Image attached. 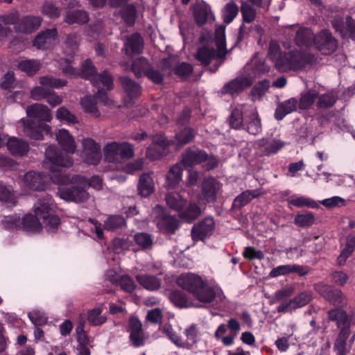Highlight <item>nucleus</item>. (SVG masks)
Returning <instances> with one entry per match:
<instances>
[{
	"label": "nucleus",
	"instance_id": "1",
	"mask_svg": "<svg viewBox=\"0 0 355 355\" xmlns=\"http://www.w3.org/2000/svg\"><path fill=\"white\" fill-rule=\"evenodd\" d=\"M57 206L52 197L45 195L34 205L35 216L26 215L21 220V230L34 232H39L42 225L49 232H54L60 225V218L55 215Z\"/></svg>",
	"mask_w": 355,
	"mask_h": 355
},
{
	"label": "nucleus",
	"instance_id": "2",
	"mask_svg": "<svg viewBox=\"0 0 355 355\" xmlns=\"http://www.w3.org/2000/svg\"><path fill=\"white\" fill-rule=\"evenodd\" d=\"M26 114L28 117L37 119L40 121L31 119H21L19 125L22 132L31 139H42L43 132H49L51 128L41 121H51L52 116L50 110L46 105L34 103L26 108Z\"/></svg>",
	"mask_w": 355,
	"mask_h": 355
},
{
	"label": "nucleus",
	"instance_id": "3",
	"mask_svg": "<svg viewBox=\"0 0 355 355\" xmlns=\"http://www.w3.org/2000/svg\"><path fill=\"white\" fill-rule=\"evenodd\" d=\"M72 186L69 188L59 189L58 195L67 201L81 202L89 198V194L86 191L87 188L93 187L99 190L102 187V180L98 176H94L90 180L80 175L72 178L71 180Z\"/></svg>",
	"mask_w": 355,
	"mask_h": 355
},
{
	"label": "nucleus",
	"instance_id": "4",
	"mask_svg": "<svg viewBox=\"0 0 355 355\" xmlns=\"http://www.w3.org/2000/svg\"><path fill=\"white\" fill-rule=\"evenodd\" d=\"M45 167L48 168L53 174L51 178L57 184H65L70 180L68 176L62 175L58 172L62 168H69L73 165V159L68 154L58 150L53 145H49L45 151Z\"/></svg>",
	"mask_w": 355,
	"mask_h": 355
},
{
	"label": "nucleus",
	"instance_id": "5",
	"mask_svg": "<svg viewBox=\"0 0 355 355\" xmlns=\"http://www.w3.org/2000/svg\"><path fill=\"white\" fill-rule=\"evenodd\" d=\"M215 44L217 46V51L213 48L202 46L198 48L195 58L199 61L201 64L207 66L213 59H223L227 54L225 43V27L219 26L215 30Z\"/></svg>",
	"mask_w": 355,
	"mask_h": 355
},
{
	"label": "nucleus",
	"instance_id": "6",
	"mask_svg": "<svg viewBox=\"0 0 355 355\" xmlns=\"http://www.w3.org/2000/svg\"><path fill=\"white\" fill-rule=\"evenodd\" d=\"M103 154L107 162L121 163L134 157V146L126 141L109 142L103 148Z\"/></svg>",
	"mask_w": 355,
	"mask_h": 355
},
{
	"label": "nucleus",
	"instance_id": "7",
	"mask_svg": "<svg viewBox=\"0 0 355 355\" xmlns=\"http://www.w3.org/2000/svg\"><path fill=\"white\" fill-rule=\"evenodd\" d=\"M81 76L89 80L94 87H105L107 90L112 89L113 78L112 76L107 71H104L101 73H97L95 67L89 60L83 63Z\"/></svg>",
	"mask_w": 355,
	"mask_h": 355
},
{
	"label": "nucleus",
	"instance_id": "8",
	"mask_svg": "<svg viewBox=\"0 0 355 355\" xmlns=\"http://www.w3.org/2000/svg\"><path fill=\"white\" fill-rule=\"evenodd\" d=\"M82 151L80 157L85 163L96 165L101 159V148L98 143L91 138H84L81 140Z\"/></svg>",
	"mask_w": 355,
	"mask_h": 355
},
{
	"label": "nucleus",
	"instance_id": "9",
	"mask_svg": "<svg viewBox=\"0 0 355 355\" xmlns=\"http://www.w3.org/2000/svg\"><path fill=\"white\" fill-rule=\"evenodd\" d=\"M244 113L243 129L252 135H259L262 131V125L257 107L253 105H245Z\"/></svg>",
	"mask_w": 355,
	"mask_h": 355
},
{
	"label": "nucleus",
	"instance_id": "10",
	"mask_svg": "<svg viewBox=\"0 0 355 355\" xmlns=\"http://www.w3.org/2000/svg\"><path fill=\"white\" fill-rule=\"evenodd\" d=\"M313 44L324 55L333 53L338 47L336 40L327 29L322 30L314 35Z\"/></svg>",
	"mask_w": 355,
	"mask_h": 355
},
{
	"label": "nucleus",
	"instance_id": "11",
	"mask_svg": "<svg viewBox=\"0 0 355 355\" xmlns=\"http://www.w3.org/2000/svg\"><path fill=\"white\" fill-rule=\"evenodd\" d=\"M193 297L199 302L204 304H210L213 302L216 297L221 300L224 297L220 288L212 287L204 281L202 286H200L198 291L193 294Z\"/></svg>",
	"mask_w": 355,
	"mask_h": 355
},
{
	"label": "nucleus",
	"instance_id": "12",
	"mask_svg": "<svg viewBox=\"0 0 355 355\" xmlns=\"http://www.w3.org/2000/svg\"><path fill=\"white\" fill-rule=\"evenodd\" d=\"M293 59V71L304 69L307 66H313L318 62V57L310 52L293 50L291 51Z\"/></svg>",
	"mask_w": 355,
	"mask_h": 355
},
{
	"label": "nucleus",
	"instance_id": "13",
	"mask_svg": "<svg viewBox=\"0 0 355 355\" xmlns=\"http://www.w3.org/2000/svg\"><path fill=\"white\" fill-rule=\"evenodd\" d=\"M331 24L343 38H351L355 40V20L351 17H347L345 20L342 17H336Z\"/></svg>",
	"mask_w": 355,
	"mask_h": 355
},
{
	"label": "nucleus",
	"instance_id": "14",
	"mask_svg": "<svg viewBox=\"0 0 355 355\" xmlns=\"http://www.w3.org/2000/svg\"><path fill=\"white\" fill-rule=\"evenodd\" d=\"M253 83L251 77L238 76L227 83L221 89L223 94H230L234 95L239 94L245 88L249 87Z\"/></svg>",
	"mask_w": 355,
	"mask_h": 355
},
{
	"label": "nucleus",
	"instance_id": "15",
	"mask_svg": "<svg viewBox=\"0 0 355 355\" xmlns=\"http://www.w3.org/2000/svg\"><path fill=\"white\" fill-rule=\"evenodd\" d=\"M42 23V18L38 16L26 15L17 21L15 26L17 33L29 34L38 29Z\"/></svg>",
	"mask_w": 355,
	"mask_h": 355
},
{
	"label": "nucleus",
	"instance_id": "16",
	"mask_svg": "<svg viewBox=\"0 0 355 355\" xmlns=\"http://www.w3.org/2000/svg\"><path fill=\"white\" fill-rule=\"evenodd\" d=\"M204 280L198 275L193 273H183L177 279L178 286L188 291L193 295L202 286Z\"/></svg>",
	"mask_w": 355,
	"mask_h": 355
},
{
	"label": "nucleus",
	"instance_id": "17",
	"mask_svg": "<svg viewBox=\"0 0 355 355\" xmlns=\"http://www.w3.org/2000/svg\"><path fill=\"white\" fill-rule=\"evenodd\" d=\"M57 42V30L55 28L47 29L35 37L33 45L38 49L44 50L54 46Z\"/></svg>",
	"mask_w": 355,
	"mask_h": 355
},
{
	"label": "nucleus",
	"instance_id": "18",
	"mask_svg": "<svg viewBox=\"0 0 355 355\" xmlns=\"http://www.w3.org/2000/svg\"><path fill=\"white\" fill-rule=\"evenodd\" d=\"M214 220L213 218L207 217L202 221L195 225L191 230V235L193 240H203L210 236L214 228Z\"/></svg>",
	"mask_w": 355,
	"mask_h": 355
},
{
	"label": "nucleus",
	"instance_id": "19",
	"mask_svg": "<svg viewBox=\"0 0 355 355\" xmlns=\"http://www.w3.org/2000/svg\"><path fill=\"white\" fill-rule=\"evenodd\" d=\"M207 158L205 151L198 148H187L182 154L180 163L185 166H192L202 163Z\"/></svg>",
	"mask_w": 355,
	"mask_h": 355
},
{
	"label": "nucleus",
	"instance_id": "20",
	"mask_svg": "<svg viewBox=\"0 0 355 355\" xmlns=\"http://www.w3.org/2000/svg\"><path fill=\"white\" fill-rule=\"evenodd\" d=\"M144 49V42L139 33H134L126 37L122 52L125 55L131 56L142 53Z\"/></svg>",
	"mask_w": 355,
	"mask_h": 355
},
{
	"label": "nucleus",
	"instance_id": "21",
	"mask_svg": "<svg viewBox=\"0 0 355 355\" xmlns=\"http://www.w3.org/2000/svg\"><path fill=\"white\" fill-rule=\"evenodd\" d=\"M285 144V142L281 140H270L266 138L259 139L256 141V145L259 149L261 155L264 156H270V155L277 153Z\"/></svg>",
	"mask_w": 355,
	"mask_h": 355
},
{
	"label": "nucleus",
	"instance_id": "22",
	"mask_svg": "<svg viewBox=\"0 0 355 355\" xmlns=\"http://www.w3.org/2000/svg\"><path fill=\"white\" fill-rule=\"evenodd\" d=\"M46 179L42 173L30 171L24 175L22 181L24 187L34 191H42L44 189Z\"/></svg>",
	"mask_w": 355,
	"mask_h": 355
},
{
	"label": "nucleus",
	"instance_id": "23",
	"mask_svg": "<svg viewBox=\"0 0 355 355\" xmlns=\"http://www.w3.org/2000/svg\"><path fill=\"white\" fill-rule=\"evenodd\" d=\"M56 140L62 149L67 153L73 154L77 148L74 137L66 129H60L55 132Z\"/></svg>",
	"mask_w": 355,
	"mask_h": 355
},
{
	"label": "nucleus",
	"instance_id": "24",
	"mask_svg": "<svg viewBox=\"0 0 355 355\" xmlns=\"http://www.w3.org/2000/svg\"><path fill=\"white\" fill-rule=\"evenodd\" d=\"M328 318L330 320L336 322L338 327L348 328L351 324H355L352 315H347L346 311L340 309H335L328 311Z\"/></svg>",
	"mask_w": 355,
	"mask_h": 355
},
{
	"label": "nucleus",
	"instance_id": "25",
	"mask_svg": "<svg viewBox=\"0 0 355 355\" xmlns=\"http://www.w3.org/2000/svg\"><path fill=\"white\" fill-rule=\"evenodd\" d=\"M193 11L195 21L200 26L205 24L208 19H214L209 6L205 2L193 6Z\"/></svg>",
	"mask_w": 355,
	"mask_h": 355
},
{
	"label": "nucleus",
	"instance_id": "26",
	"mask_svg": "<svg viewBox=\"0 0 355 355\" xmlns=\"http://www.w3.org/2000/svg\"><path fill=\"white\" fill-rule=\"evenodd\" d=\"M121 66L123 67L125 70H131L137 78L146 76L150 67L148 61L144 57H140L134 60L131 67H130L129 64L125 62H121Z\"/></svg>",
	"mask_w": 355,
	"mask_h": 355
},
{
	"label": "nucleus",
	"instance_id": "27",
	"mask_svg": "<svg viewBox=\"0 0 355 355\" xmlns=\"http://www.w3.org/2000/svg\"><path fill=\"white\" fill-rule=\"evenodd\" d=\"M220 189V184L214 178H208L203 181L202 193L208 202H214L216 200V194Z\"/></svg>",
	"mask_w": 355,
	"mask_h": 355
},
{
	"label": "nucleus",
	"instance_id": "28",
	"mask_svg": "<svg viewBox=\"0 0 355 355\" xmlns=\"http://www.w3.org/2000/svg\"><path fill=\"white\" fill-rule=\"evenodd\" d=\"M298 101L291 98L279 103L275 110V116L277 120L283 119L287 114L297 110Z\"/></svg>",
	"mask_w": 355,
	"mask_h": 355
},
{
	"label": "nucleus",
	"instance_id": "29",
	"mask_svg": "<svg viewBox=\"0 0 355 355\" xmlns=\"http://www.w3.org/2000/svg\"><path fill=\"white\" fill-rule=\"evenodd\" d=\"M313 33L306 28H300L296 31L295 42L300 48H309L313 44Z\"/></svg>",
	"mask_w": 355,
	"mask_h": 355
},
{
	"label": "nucleus",
	"instance_id": "30",
	"mask_svg": "<svg viewBox=\"0 0 355 355\" xmlns=\"http://www.w3.org/2000/svg\"><path fill=\"white\" fill-rule=\"evenodd\" d=\"M8 150L12 154L19 156H23L28 151L29 146L27 142L16 138V137H7L6 141Z\"/></svg>",
	"mask_w": 355,
	"mask_h": 355
},
{
	"label": "nucleus",
	"instance_id": "31",
	"mask_svg": "<svg viewBox=\"0 0 355 355\" xmlns=\"http://www.w3.org/2000/svg\"><path fill=\"white\" fill-rule=\"evenodd\" d=\"M350 335L348 328H342L334 345V350L336 355H347L349 350L347 349L346 341Z\"/></svg>",
	"mask_w": 355,
	"mask_h": 355
},
{
	"label": "nucleus",
	"instance_id": "32",
	"mask_svg": "<svg viewBox=\"0 0 355 355\" xmlns=\"http://www.w3.org/2000/svg\"><path fill=\"white\" fill-rule=\"evenodd\" d=\"M165 200L168 207L179 214L186 205V200L177 192L168 193Z\"/></svg>",
	"mask_w": 355,
	"mask_h": 355
},
{
	"label": "nucleus",
	"instance_id": "33",
	"mask_svg": "<svg viewBox=\"0 0 355 355\" xmlns=\"http://www.w3.org/2000/svg\"><path fill=\"white\" fill-rule=\"evenodd\" d=\"M182 163H177L173 165L166 175V184L169 188H174L182 180Z\"/></svg>",
	"mask_w": 355,
	"mask_h": 355
},
{
	"label": "nucleus",
	"instance_id": "34",
	"mask_svg": "<svg viewBox=\"0 0 355 355\" xmlns=\"http://www.w3.org/2000/svg\"><path fill=\"white\" fill-rule=\"evenodd\" d=\"M80 104L85 112L92 116L98 118L101 116V112L97 107L96 96H85L81 99Z\"/></svg>",
	"mask_w": 355,
	"mask_h": 355
},
{
	"label": "nucleus",
	"instance_id": "35",
	"mask_svg": "<svg viewBox=\"0 0 355 355\" xmlns=\"http://www.w3.org/2000/svg\"><path fill=\"white\" fill-rule=\"evenodd\" d=\"M259 196V191L257 189L246 190L242 192L234 199L232 207L235 209H240Z\"/></svg>",
	"mask_w": 355,
	"mask_h": 355
},
{
	"label": "nucleus",
	"instance_id": "36",
	"mask_svg": "<svg viewBox=\"0 0 355 355\" xmlns=\"http://www.w3.org/2000/svg\"><path fill=\"white\" fill-rule=\"evenodd\" d=\"M154 190L152 178L148 174L141 175L138 183V191L142 197H148Z\"/></svg>",
	"mask_w": 355,
	"mask_h": 355
},
{
	"label": "nucleus",
	"instance_id": "37",
	"mask_svg": "<svg viewBox=\"0 0 355 355\" xmlns=\"http://www.w3.org/2000/svg\"><path fill=\"white\" fill-rule=\"evenodd\" d=\"M137 282L146 289L155 291L161 286V282L155 276L148 275H139L136 276Z\"/></svg>",
	"mask_w": 355,
	"mask_h": 355
},
{
	"label": "nucleus",
	"instance_id": "38",
	"mask_svg": "<svg viewBox=\"0 0 355 355\" xmlns=\"http://www.w3.org/2000/svg\"><path fill=\"white\" fill-rule=\"evenodd\" d=\"M120 81L123 88L129 97L133 98L139 95L141 87L139 84L126 76L120 77Z\"/></svg>",
	"mask_w": 355,
	"mask_h": 355
},
{
	"label": "nucleus",
	"instance_id": "39",
	"mask_svg": "<svg viewBox=\"0 0 355 355\" xmlns=\"http://www.w3.org/2000/svg\"><path fill=\"white\" fill-rule=\"evenodd\" d=\"M194 132L190 128H185L179 132L176 133L175 139L173 140V145L180 148L183 145L187 144L191 141L194 138Z\"/></svg>",
	"mask_w": 355,
	"mask_h": 355
},
{
	"label": "nucleus",
	"instance_id": "40",
	"mask_svg": "<svg viewBox=\"0 0 355 355\" xmlns=\"http://www.w3.org/2000/svg\"><path fill=\"white\" fill-rule=\"evenodd\" d=\"M42 67V63L37 60H24L18 63V68L28 76L35 74Z\"/></svg>",
	"mask_w": 355,
	"mask_h": 355
},
{
	"label": "nucleus",
	"instance_id": "41",
	"mask_svg": "<svg viewBox=\"0 0 355 355\" xmlns=\"http://www.w3.org/2000/svg\"><path fill=\"white\" fill-rule=\"evenodd\" d=\"M41 13L47 17L55 19L60 17L62 10L54 2L45 1L41 7Z\"/></svg>",
	"mask_w": 355,
	"mask_h": 355
},
{
	"label": "nucleus",
	"instance_id": "42",
	"mask_svg": "<svg viewBox=\"0 0 355 355\" xmlns=\"http://www.w3.org/2000/svg\"><path fill=\"white\" fill-rule=\"evenodd\" d=\"M243 104L241 107H235L232 110L230 117V125L234 129H239L243 128L244 123V105Z\"/></svg>",
	"mask_w": 355,
	"mask_h": 355
},
{
	"label": "nucleus",
	"instance_id": "43",
	"mask_svg": "<svg viewBox=\"0 0 355 355\" xmlns=\"http://www.w3.org/2000/svg\"><path fill=\"white\" fill-rule=\"evenodd\" d=\"M318 96V92L313 89H309L302 92L300 98L298 101V107L300 110H306L309 108L315 102Z\"/></svg>",
	"mask_w": 355,
	"mask_h": 355
},
{
	"label": "nucleus",
	"instance_id": "44",
	"mask_svg": "<svg viewBox=\"0 0 355 355\" xmlns=\"http://www.w3.org/2000/svg\"><path fill=\"white\" fill-rule=\"evenodd\" d=\"M89 17L87 13L83 10H77L76 12H68L64 21L68 24H83L88 21Z\"/></svg>",
	"mask_w": 355,
	"mask_h": 355
},
{
	"label": "nucleus",
	"instance_id": "45",
	"mask_svg": "<svg viewBox=\"0 0 355 355\" xmlns=\"http://www.w3.org/2000/svg\"><path fill=\"white\" fill-rule=\"evenodd\" d=\"M316 105L320 109H327L332 107L337 101V95L333 91L318 95Z\"/></svg>",
	"mask_w": 355,
	"mask_h": 355
},
{
	"label": "nucleus",
	"instance_id": "46",
	"mask_svg": "<svg viewBox=\"0 0 355 355\" xmlns=\"http://www.w3.org/2000/svg\"><path fill=\"white\" fill-rule=\"evenodd\" d=\"M201 214L200 208L195 202H190L185 209H182L180 212V217L187 221H192L196 219Z\"/></svg>",
	"mask_w": 355,
	"mask_h": 355
},
{
	"label": "nucleus",
	"instance_id": "47",
	"mask_svg": "<svg viewBox=\"0 0 355 355\" xmlns=\"http://www.w3.org/2000/svg\"><path fill=\"white\" fill-rule=\"evenodd\" d=\"M169 299L175 306L179 308H188L193 305L192 302L188 300L187 295L182 291H173L170 294Z\"/></svg>",
	"mask_w": 355,
	"mask_h": 355
},
{
	"label": "nucleus",
	"instance_id": "48",
	"mask_svg": "<svg viewBox=\"0 0 355 355\" xmlns=\"http://www.w3.org/2000/svg\"><path fill=\"white\" fill-rule=\"evenodd\" d=\"M125 225V218L119 215L110 216L104 221L105 229L110 231H114L116 230L121 229Z\"/></svg>",
	"mask_w": 355,
	"mask_h": 355
},
{
	"label": "nucleus",
	"instance_id": "49",
	"mask_svg": "<svg viewBox=\"0 0 355 355\" xmlns=\"http://www.w3.org/2000/svg\"><path fill=\"white\" fill-rule=\"evenodd\" d=\"M288 203L290 206H294L296 207H318L316 202L309 198H306L304 196H293L288 199Z\"/></svg>",
	"mask_w": 355,
	"mask_h": 355
},
{
	"label": "nucleus",
	"instance_id": "50",
	"mask_svg": "<svg viewBox=\"0 0 355 355\" xmlns=\"http://www.w3.org/2000/svg\"><path fill=\"white\" fill-rule=\"evenodd\" d=\"M293 59L291 51L284 53L279 58L275 64L277 69L282 72L293 71Z\"/></svg>",
	"mask_w": 355,
	"mask_h": 355
},
{
	"label": "nucleus",
	"instance_id": "51",
	"mask_svg": "<svg viewBox=\"0 0 355 355\" xmlns=\"http://www.w3.org/2000/svg\"><path fill=\"white\" fill-rule=\"evenodd\" d=\"M315 221V216L311 212L297 214L294 219V223L300 227H311Z\"/></svg>",
	"mask_w": 355,
	"mask_h": 355
},
{
	"label": "nucleus",
	"instance_id": "52",
	"mask_svg": "<svg viewBox=\"0 0 355 355\" xmlns=\"http://www.w3.org/2000/svg\"><path fill=\"white\" fill-rule=\"evenodd\" d=\"M159 330L166 334L168 338L178 347H184L185 345L180 336H179L173 329V327L169 323L164 324Z\"/></svg>",
	"mask_w": 355,
	"mask_h": 355
},
{
	"label": "nucleus",
	"instance_id": "53",
	"mask_svg": "<svg viewBox=\"0 0 355 355\" xmlns=\"http://www.w3.org/2000/svg\"><path fill=\"white\" fill-rule=\"evenodd\" d=\"M39 83L44 87H49L51 88H60L67 84L65 80L56 78L51 76H44L39 78Z\"/></svg>",
	"mask_w": 355,
	"mask_h": 355
},
{
	"label": "nucleus",
	"instance_id": "54",
	"mask_svg": "<svg viewBox=\"0 0 355 355\" xmlns=\"http://www.w3.org/2000/svg\"><path fill=\"white\" fill-rule=\"evenodd\" d=\"M178 220L175 218L171 216H166L158 221L157 227L160 230H164L168 233H173L178 228Z\"/></svg>",
	"mask_w": 355,
	"mask_h": 355
},
{
	"label": "nucleus",
	"instance_id": "55",
	"mask_svg": "<svg viewBox=\"0 0 355 355\" xmlns=\"http://www.w3.org/2000/svg\"><path fill=\"white\" fill-rule=\"evenodd\" d=\"M270 87V82L265 79L254 86L250 92L252 100H259L267 92Z\"/></svg>",
	"mask_w": 355,
	"mask_h": 355
},
{
	"label": "nucleus",
	"instance_id": "56",
	"mask_svg": "<svg viewBox=\"0 0 355 355\" xmlns=\"http://www.w3.org/2000/svg\"><path fill=\"white\" fill-rule=\"evenodd\" d=\"M239 12V8L234 2L226 4L223 10V21L226 24L231 23Z\"/></svg>",
	"mask_w": 355,
	"mask_h": 355
},
{
	"label": "nucleus",
	"instance_id": "57",
	"mask_svg": "<svg viewBox=\"0 0 355 355\" xmlns=\"http://www.w3.org/2000/svg\"><path fill=\"white\" fill-rule=\"evenodd\" d=\"M135 243L142 249H149L153 245L152 236L146 232L137 233L134 236Z\"/></svg>",
	"mask_w": 355,
	"mask_h": 355
},
{
	"label": "nucleus",
	"instance_id": "58",
	"mask_svg": "<svg viewBox=\"0 0 355 355\" xmlns=\"http://www.w3.org/2000/svg\"><path fill=\"white\" fill-rule=\"evenodd\" d=\"M193 70L191 64L187 62H181L173 68V71L182 79H187L192 73Z\"/></svg>",
	"mask_w": 355,
	"mask_h": 355
},
{
	"label": "nucleus",
	"instance_id": "59",
	"mask_svg": "<svg viewBox=\"0 0 355 355\" xmlns=\"http://www.w3.org/2000/svg\"><path fill=\"white\" fill-rule=\"evenodd\" d=\"M312 299V294L310 291H303L291 300L293 309H297L309 304Z\"/></svg>",
	"mask_w": 355,
	"mask_h": 355
},
{
	"label": "nucleus",
	"instance_id": "60",
	"mask_svg": "<svg viewBox=\"0 0 355 355\" xmlns=\"http://www.w3.org/2000/svg\"><path fill=\"white\" fill-rule=\"evenodd\" d=\"M184 334L187 338V342L184 343L185 347H191L197 342V337L198 336V330L196 324H192L189 328H187Z\"/></svg>",
	"mask_w": 355,
	"mask_h": 355
},
{
	"label": "nucleus",
	"instance_id": "61",
	"mask_svg": "<svg viewBox=\"0 0 355 355\" xmlns=\"http://www.w3.org/2000/svg\"><path fill=\"white\" fill-rule=\"evenodd\" d=\"M101 309L100 308H95L92 310H90L88 312L87 320L88 322L94 326L101 325L103 324L106 318L101 315Z\"/></svg>",
	"mask_w": 355,
	"mask_h": 355
},
{
	"label": "nucleus",
	"instance_id": "62",
	"mask_svg": "<svg viewBox=\"0 0 355 355\" xmlns=\"http://www.w3.org/2000/svg\"><path fill=\"white\" fill-rule=\"evenodd\" d=\"M241 12L245 23H251L256 17V10L248 3L242 2Z\"/></svg>",
	"mask_w": 355,
	"mask_h": 355
},
{
	"label": "nucleus",
	"instance_id": "63",
	"mask_svg": "<svg viewBox=\"0 0 355 355\" xmlns=\"http://www.w3.org/2000/svg\"><path fill=\"white\" fill-rule=\"evenodd\" d=\"M3 226L7 229H21V220L20 216L15 214L12 216H7L2 221Z\"/></svg>",
	"mask_w": 355,
	"mask_h": 355
},
{
	"label": "nucleus",
	"instance_id": "64",
	"mask_svg": "<svg viewBox=\"0 0 355 355\" xmlns=\"http://www.w3.org/2000/svg\"><path fill=\"white\" fill-rule=\"evenodd\" d=\"M28 318L35 326H42L47 322V317L44 313L34 310L28 313Z\"/></svg>",
	"mask_w": 355,
	"mask_h": 355
}]
</instances>
